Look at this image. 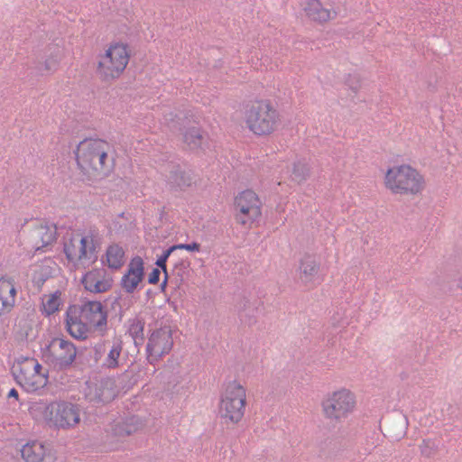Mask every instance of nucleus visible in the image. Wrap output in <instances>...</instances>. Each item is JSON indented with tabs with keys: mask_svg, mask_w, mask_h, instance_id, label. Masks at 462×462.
<instances>
[{
	"mask_svg": "<svg viewBox=\"0 0 462 462\" xmlns=\"http://www.w3.org/2000/svg\"><path fill=\"white\" fill-rule=\"evenodd\" d=\"M111 145L99 138H86L79 143L75 158L79 170L88 180L106 177L111 171Z\"/></svg>",
	"mask_w": 462,
	"mask_h": 462,
	"instance_id": "1",
	"label": "nucleus"
},
{
	"mask_svg": "<svg viewBox=\"0 0 462 462\" xmlns=\"http://www.w3.org/2000/svg\"><path fill=\"white\" fill-rule=\"evenodd\" d=\"M245 127L257 137L274 134L281 125V115L272 100L254 97L248 100L242 112Z\"/></svg>",
	"mask_w": 462,
	"mask_h": 462,
	"instance_id": "2",
	"label": "nucleus"
},
{
	"mask_svg": "<svg viewBox=\"0 0 462 462\" xmlns=\"http://www.w3.org/2000/svg\"><path fill=\"white\" fill-rule=\"evenodd\" d=\"M383 187L392 195L416 198L426 189V179L420 171L409 163H401L386 169Z\"/></svg>",
	"mask_w": 462,
	"mask_h": 462,
	"instance_id": "3",
	"label": "nucleus"
},
{
	"mask_svg": "<svg viewBox=\"0 0 462 462\" xmlns=\"http://www.w3.org/2000/svg\"><path fill=\"white\" fill-rule=\"evenodd\" d=\"M131 57L132 51L127 42L121 40L110 42L97 57V75L103 81L120 79L126 70Z\"/></svg>",
	"mask_w": 462,
	"mask_h": 462,
	"instance_id": "4",
	"label": "nucleus"
},
{
	"mask_svg": "<svg viewBox=\"0 0 462 462\" xmlns=\"http://www.w3.org/2000/svg\"><path fill=\"white\" fill-rule=\"evenodd\" d=\"M247 405V391L237 380L226 383L218 402V416L226 426H236L242 421Z\"/></svg>",
	"mask_w": 462,
	"mask_h": 462,
	"instance_id": "5",
	"label": "nucleus"
},
{
	"mask_svg": "<svg viewBox=\"0 0 462 462\" xmlns=\"http://www.w3.org/2000/svg\"><path fill=\"white\" fill-rule=\"evenodd\" d=\"M99 246L97 236L92 232H77L64 243V254L77 269L87 268L96 262Z\"/></svg>",
	"mask_w": 462,
	"mask_h": 462,
	"instance_id": "6",
	"label": "nucleus"
},
{
	"mask_svg": "<svg viewBox=\"0 0 462 462\" xmlns=\"http://www.w3.org/2000/svg\"><path fill=\"white\" fill-rule=\"evenodd\" d=\"M320 409L325 419L339 422L356 411L357 398L351 389L340 386L324 395Z\"/></svg>",
	"mask_w": 462,
	"mask_h": 462,
	"instance_id": "7",
	"label": "nucleus"
},
{
	"mask_svg": "<svg viewBox=\"0 0 462 462\" xmlns=\"http://www.w3.org/2000/svg\"><path fill=\"white\" fill-rule=\"evenodd\" d=\"M16 383L27 393H38L49 383V372L36 358L21 357L13 366Z\"/></svg>",
	"mask_w": 462,
	"mask_h": 462,
	"instance_id": "8",
	"label": "nucleus"
},
{
	"mask_svg": "<svg viewBox=\"0 0 462 462\" xmlns=\"http://www.w3.org/2000/svg\"><path fill=\"white\" fill-rule=\"evenodd\" d=\"M263 202L256 192L245 189L234 199L235 220L245 229L254 227L262 217Z\"/></svg>",
	"mask_w": 462,
	"mask_h": 462,
	"instance_id": "9",
	"label": "nucleus"
},
{
	"mask_svg": "<svg viewBox=\"0 0 462 462\" xmlns=\"http://www.w3.org/2000/svg\"><path fill=\"white\" fill-rule=\"evenodd\" d=\"M77 356L75 345L64 338L55 337L43 350V357L55 367L65 368L73 364Z\"/></svg>",
	"mask_w": 462,
	"mask_h": 462,
	"instance_id": "10",
	"label": "nucleus"
},
{
	"mask_svg": "<svg viewBox=\"0 0 462 462\" xmlns=\"http://www.w3.org/2000/svg\"><path fill=\"white\" fill-rule=\"evenodd\" d=\"M173 346L172 329L163 326L154 330L147 344L148 358L151 363L159 360L162 356L171 352Z\"/></svg>",
	"mask_w": 462,
	"mask_h": 462,
	"instance_id": "11",
	"label": "nucleus"
},
{
	"mask_svg": "<svg viewBox=\"0 0 462 462\" xmlns=\"http://www.w3.org/2000/svg\"><path fill=\"white\" fill-rule=\"evenodd\" d=\"M54 429L69 430L80 422V410L78 405L69 402H56L53 414Z\"/></svg>",
	"mask_w": 462,
	"mask_h": 462,
	"instance_id": "12",
	"label": "nucleus"
},
{
	"mask_svg": "<svg viewBox=\"0 0 462 462\" xmlns=\"http://www.w3.org/2000/svg\"><path fill=\"white\" fill-rule=\"evenodd\" d=\"M81 319L86 321L94 331H102L106 326L107 313L99 301H88L79 306Z\"/></svg>",
	"mask_w": 462,
	"mask_h": 462,
	"instance_id": "13",
	"label": "nucleus"
},
{
	"mask_svg": "<svg viewBox=\"0 0 462 462\" xmlns=\"http://www.w3.org/2000/svg\"><path fill=\"white\" fill-rule=\"evenodd\" d=\"M144 278V263L140 256L131 259L121 278V287L127 293H133L142 284Z\"/></svg>",
	"mask_w": 462,
	"mask_h": 462,
	"instance_id": "14",
	"label": "nucleus"
},
{
	"mask_svg": "<svg viewBox=\"0 0 462 462\" xmlns=\"http://www.w3.org/2000/svg\"><path fill=\"white\" fill-rule=\"evenodd\" d=\"M298 279L302 285L309 289L321 283L322 278L319 275V263L314 256L305 255L301 258Z\"/></svg>",
	"mask_w": 462,
	"mask_h": 462,
	"instance_id": "15",
	"label": "nucleus"
},
{
	"mask_svg": "<svg viewBox=\"0 0 462 462\" xmlns=\"http://www.w3.org/2000/svg\"><path fill=\"white\" fill-rule=\"evenodd\" d=\"M17 286L14 278L0 277V317L13 311L17 301Z\"/></svg>",
	"mask_w": 462,
	"mask_h": 462,
	"instance_id": "16",
	"label": "nucleus"
},
{
	"mask_svg": "<svg viewBox=\"0 0 462 462\" xmlns=\"http://www.w3.org/2000/svg\"><path fill=\"white\" fill-rule=\"evenodd\" d=\"M66 315L67 330L74 338L86 339L94 332L91 327L81 319L79 306L73 305L69 307Z\"/></svg>",
	"mask_w": 462,
	"mask_h": 462,
	"instance_id": "17",
	"label": "nucleus"
},
{
	"mask_svg": "<svg viewBox=\"0 0 462 462\" xmlns=\"http://www.w3.org/2000/svg\"><path fill=\"white\" fill-rule=\"evenodd\" d=\"M55 405L56 402H47L40 399L30 403L28 412L35 422L52 428Z\"/></svg>",
	"mask_w": 462,
	"mask_h": 462,
	"instance_id": "18",
	"label": "nucleus"
},
{
	"mask_svg": "<svg viewBox=\"0 0 462 462\" xmlns=\"http://www.w3.org/2000/svg\"><path fill=\"white\" fill-rule=\"evenodd\" d=\"M303 11L310 21L319 24L327 23L337 16L335 10L325 7L319 0H309Z\"/></svg>",
	"mask_w": 462,
	"mask_h": 462,
	"instance_id": "19",
	"label": "nucleus"
},
{
	"mask_svg": "<svg viewBox=\"0 0 462 462\" xmlns=\"http://www.w3.org/2000/svg\"><path fill=\"white\" fill-rule=\"evenodd\" d=\"M20 452L24 462H51V456L47 447L38 440L26 442Z\"/></svg>",
	"mask_w": 462,
	"mask_h": 462,
	"instance_id": "20",
	"label": "nucleus"
},
{
	"mask_svg": "<svg viewBox=\"0 0 462 462\" xmlns=\"http://www.w3.org/2000/svg\"><path fill=\"white\" fill-rule=\"evenodd\" d=\"M101 262L111 270H119L125 263V251L119 244L112 243L106 248Z\"/></svg>",
	"mask_w": 462,
	"mask_h": 462,
	"instance_id": "21",
	"label": "nucleus"
},
{
	"mask_svg": "<svg viewBox=\"0 0 462 462\" xmlns=\"http://www.w3.org/2000/svg\"><path fill=\"white\" fill-rule=\"evenodd\" d=\"M36 327L32 318L24 315L19 316L14 327V336L20 341L32 340L36 337Z\"/></svg>",
	"mask_w": 462,
	"mask_h": 462,
	"instance_id": "22",
	"label": "nucleus"
},
{
	"mask_svg": "<svg viewBox=\"0 0 462 462\" xmlns=\"http://www.w3.org/2000/svg\"><path fill=\"white\" fill-rule=\"evenodd\" d=\"M82 283L91 292H105L111 288V281L103 278L98 270L88 272L82 278Z\"/></svg>",
	"mask_w": 462,
	"mask_h": 462,
	"instance_id": "23",
	"label": "nucleus"
},
{
	"mask_svg": "<svg viewBox=\"0 0 462 462\" xmlns=\"http://www.w3.org/2000/svg\"><path fill=\"white\" fill-rule=\"evenodd\" d=\"M35 246L39 249L52 244L57 238L55 226L40 225L33 231Z\"/></svg>",
	"mask_w": 462,
	"mask_h": 462,
	"instance_id": "24",
	"label": "nucleus"
},
{
	"mask_svg": "<svg viewBox=\"0 0 462 462\" xmlns=\"http://www.w3.org/2000/svg\"><path fill=\"white\" fill-rule=\"evenodd\" d=\"M116 397V390L112 386V383L102 384L99 387L95 388L94 393H90L88 395L89 402L98 405L107 403L114 400Z\"/></svg>",
	"mask_w": 462,
	"mask_h": 462,
	"instance_id": "25",
	"label": "nucleus"
},
{
	"mask_svg": "<svg viewBox=\"0 0 462 462\" xmlns=\"http://www.w3.org/2000/svg\"><path fill=\"white\" fill-rule=\"evenodd\" d=\"M62 304L61 292L56 291L52 293L46 294L42 299V311L46 315H51L59 310Z\"/></svg>",
	"mask_w": 462,
	"mask_h": 462,
	"instance_id": "26",
	"label": "nucleus"
},
{
	"mask_svg": "<svg viewBox=\"0 0 462 462\" xmlns=\"http://www.w3.org/2000/svg\"><path fill=\"white\" fill-rule=\"evenodd\" d=\"M138 430V424L134 418L125 421L117 422L113 428V434L116 437L123 438L129 436Z\"/></svg>",
	"mask_w": 462,
	"mask_h": 462,
	"instance_id": "27",
	"label": "nucleus"
},
{
	"mask_svg": "<svg viewBox=\"0 0 462 462\" xmlns=\"http://www.w3.org/2000/svg\"><path fill=\"white\" fill-rule=\"evenodd\" d=\"M183 141L190 149L199 147L203 141L200 128L193 126L187 129L183 134Z\"/></svg>",
	"mask_w": 462,
	"mask_h": 462,
	"instance_id": "28",
	"label": "nucleus"
},
{
	"mask_svg": "<svg viewBox=\"0 0 462 462\" xmlns=\"http://www.w3.org/2000/svg\"><path fill=\"white\" fill-rule=\"evenodd\" d=\"M60 60L61 55L60 51L51 53L42 61L40 69L44 73H53L58 69Z\"/></svg>",
	"mask_w": 462,
	"mask_h": 462,
	"instance_id": "29",
	"label": "nucleus"
},
{
	"mask_svg": "<svg viewBox=\"0 0 462 462\" xmlns=\"http://www.w3.org/2000/svg\"><path fill=\"white\" fill-rule=\"evenodd\" d=\"M122 347L116 344L109 350L105 361V365L109 368H116L118 365V358L121 354Z\"/></svg>",
	"mask_w": 462,
	"mask_h": 462,
	"instance_id": "30",
	"label": "nucleus"
},
{
	"mask_svg": "<svg viewBox=\"0 0 462 462\" xmlns=\"http://www.w3.org/2000/svg\"><path fill=\"white\" fill-rule=\"evenodd\" d=\"M201 248L200 244L193 242L191 244H178L172 245L174 250H187L189 252H199Z\"/></svg>",
	"mask_w": 462,
	"mask_h": 462,
	"instance_id": "31",
	"label": "nucleus"
},
{
	"mask_svg": "<svg viewBox=\"0 0 462 462\" xmlns=\"http://www.w3.org/2000/svg\"><path fill=\"white\" fill-rule=\"evenodd\" d=\"M173 251L175 250L172 249V246H171L169 249L164 251L163 254L156 261V264L164 272H166V262Z\"/></svg>",
	"mask_w": 462,
	"mask_h": 462,
	"instance_id": "32",
	"label": "nucleus"
},
{
	"mask_svg": "<svg viewBox=\"0 0 462 462\" xmlns=\"http://www.w3.org/2000/svg\"><path fill=\"white\" fill-rule=\"evenodd\" d=\"M160 272L158 269H154L149 275V282L156 283L159 281Z\"/></svg>",
	"mask_w": 462,
	"mask_h": 462,
	"instance_id": "33",
	"label": "nucleus"
},
{
	"mask_svg": "<svg viewBox=\"0 0 462 462\" xmlns=\"http://www.w3.org/2000/svg\"><path fill=\"white\" fill-rule=\"evenodd\" d=\"M180 178L181 180H183V182L182 183H178L179 186L180 187H189L191 185L192 183V179L189 177V176H186L183 174L180 175Z\"/></svg>",
	"mask_w": 462,
	"mask_h": 462,
	"instance_id": "34",
	"label": "nucleus"
},
{
	"mask_svg": "<svg viewBox=\"0 0 462 462\" xmlns=\"http://www.w3.org/2000/svg\"><path fill=\"white\" fill-rule=\"evenodd\" d=\"M7 397L8 398H14L15 399L16 401L19 399V393H18V391L14 388H12L8 394H7Z\"/></svg>",
	"mask_w": 462,
	"mask_h": 462,
	"instance_id": "35",
	"label": "nucleus"
},
{
	"mask_svg": "<svg viewBox=\"0 0 462 462\" xmlns=\"http://www.w3.org/2000/svg\"><path fill=\"white\" fill-rule=\"evenodd\" d=\"M133 329H134L135 332L143 331V326L141 325V322L137 321L136 324L133 325V328H131V331Z\"/></svg>",
	"mask_w": 462,
	"mask_h": 462,
	"instance_id": "36",
	"label": "nucleus"
},
{
	"mask_svg": "<svg viewBox=\"0 0 462 462\" xmlns=\"http://www.w3.org/2000/svg\"><path fill=\"white\" fill-rule=\"evenodd\" d=\"M293 174H294V175H296V174H297V172H296V169H294V171H293Z\"/></svg>",
	"mask_w": 462,
	"mask_h": 462,
	"instance_id": "37",
	"label": "nucleus"
}]
</instances>
